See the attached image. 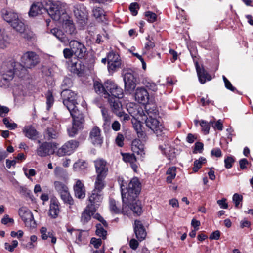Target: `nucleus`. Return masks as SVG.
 Returning a JSON list of instances; mask_svg holds the SVG:
<instances>
[{
  "mask_svg": "<svg viewBox=\"0 0 253 253\" xmlns=\"http://www.w3.org/2000/svg\"><path fill=\"white\" fill-rule=\"evenodd\" d=\"M63 28L67 36L73 35L76 33L75 26L72 20L69 19L65 20L63 23Z\"/></svg>",
  "mask_w": 253,
  "mask_h": 253,
  "instance_id": "obj_30",
  "label": "nucleus"
},
{
  "mask_svg": "<svg viewBox=\"0 0 253 253\" xmlns=\"http://www.w3.org/2000/svg\"><path fill=\"white\" fill-rule=\"evenodd\" d=\"M100 192H92V194L89 198V201L90 204L87 206L88 208L90 209V211L93 212H95L96 208L99 205V203L102 200V195L100 193Z\"/></svg>",
  "mask_w": 253,
  "mask_h": 253,
  "instance_id": "obj_21",
  "label": "nucleus"
},
{
  "mask_svg": "<svg viewBox=\"0 0 253 253\" xmlns=\"http://www.w3.org/2000/svg\"><path fill=\"white\" fill-rule=\"evenodd\" d=\"M146 41L143 49V55H147V57L149 59L155 57L156 55H158L160 57V53H157L155 51H153V49L155 46L153 38H150L148 36L146 38Z\"/></svg>",
  "mask_w": 253,
  "mask_h": 253,
  "instance_id": "obj_17",
  "label": "nucleus"
},
{
  "mask_svg": "<svg viewBox=\"0 0 253 253\" xmlns=\"http://www.w3.org/2000/svg\"><path fill=\"white\" fill-rule=\"evenodd\" d=\"M123 187L125 185L122 184L121 190L123 205L122 208L117 205V202L113 199H110L109 206L110 211L115 214L122 213L124 214L127 212L128 209L133 211L134 213L140 215L142 211V208L140 202L137 199L141 190V183L137 177H134L129 182L127 192H124Z\"/></svg>",
  "mask_w": 253,
  "mask_h": 253,
  "instance_id": "obj_1",
  "label": "nucleus"
},
{
  "mask_svg": "<svg viewBox=\"0 0 253 253\" xmlns=\"http://www.w3.org/2000/svg\"><path fill=\"white\" fill-rule=\"evenodd\" d=\"M101 130L97 126H94L89 133V138L91 142L94 145H101L103 142V139L101 136Z\"/></svg>",
  "mask_w": 253,
  "mask_h": 253,
  "instance_id": "obj_23",
  "label": "nucleus"
},
{
  "mask_svg": "<svg viewBox=\"0 0 253 253\" xmlns=\"http://www.w3.org/2000/svg\"><path fill=\"white\" fill-rule=\"evenodd\" d=\"M3 122L5 125L6 127L10 130H13L17 127V125L16 123H10L9 120L7 118H4L3 119Z\"/></svg>",
  "mask_w": 253,
  "mask_h": 253,
  "instance_id": "obj_62",
  "label": "nucleus"
},
{
  "mask_svg": "<svg viewBox=\"0 0 253 253\" xmlns=\"http://www.w3.org/2000/svg\"><path fill=\"white\" fill-rule=\"evenodd\" d=\"M177 168L175 166L169 167L166 171V174L168 176L166 178L168 183H171L172 180L175 178L176 175Z\"/></svg>",
  "mask_w": 253,
  "mask_h": 253,
  "instance_id": "obj_38",
  "label": "nucleus"
},
{
  "mask_svg": "<svg viewBox=\"0 0 253 253\" xmlns=\"http://www.w3.org/2000/svg\"><path fill=\"white\" fill-rule=\"evenodd\" d=\"M134 231L136 238L138 241H142V223L141 221H135Z\"/></svg>",
  "mask_w": 253,
  "mask_h": 253,
  "instance_id": "obj_34",
  "label": "nucleus"
},
{
  "mask_svg": "<svg viewBox=\"0 0 253 253\" xmlns=\"http://www.w3.org/2000/svg\"><path fill=\"white\" fill-rule=\"evenodd\" d=\"M96 228V234L100 237H102L103 240H105L107 234V231L103 228L100 223L97 224Z\"/></svg>",
  "mask_w": 253,
  "mask_h": 253,
  "instance_id": "obj_44",
  "label": "nucleus"
},
{
  "mask_svg": "<svg viewBox=\"0 0 253 253\" xmlns=\"http://www.w3.org/2000/svg\"><path fill=\"white\" fill-rule=\"evenodd\" d=\"M54 185L55 190L60 195L68 189L66 185L60 181H55Z\"/></svg>",
  "mask_w": 253,
  "mask_h": 253,
  "instance_id": "obj_46",
  "label": "nucleus"
},
{
  "mask_svg": "<svg viewBox=\"0 0 253 253\" xmlns=\"http://www.w3.org/2000/svg\"><path fill=\"white\" fill-rule=\"evenodd\" d=\"M108 69L109 71H115L120 67L121 62L120 56L118 54L111 51L107 55Z\"/></svg>",
  "mask_w": 253,
  "mask_h": 253,
  "instance_id": "obj_18",
  "label": "nucleus"
},
{
  "mask_svg": "<svg viewBox=\"0 0 253 253\" xmlns=\"http://www.w3.org/2000/svg\"><path fill=\"white\" fill-rule=\"evenodd\" d=\"M199 81L202 84L205 83L206 81H210L211 79V76L204 68L203 66L201 67L200 65L195 66Z\"/></svg>",
  "mask_w": 253,
  "mask_h": 253,
  "instance_id": "obj_24",
  "label": "nucleus"
},
{
  "mask_svg": "<svg viewBox=\"0 0 253 253\" xmlns=\"http://www.w3.org/2000/svg\"><path fill=\"white\" fill-rule=\"evenodd\" d=\"M84 65L80 61L73 62L71 66V71L78 75L83 73L84 70Z\"/></svg>",
  "mask_w": 253,
  "mask_h": 253,
  "instance_id": "obj_32",
  "label": "nucleus"
},
{
  "mask_svg": "<svg viewBox=\"0 0 253 253\" xmlns=\"http://www.w3.org/2000/svg\"><path fill=\"white\" fill-rule=\"evenodd\" d=\"M123 160L125 162L133 163L136 161V158L134 154L121 153Z\"/></svg>",
  "mask_w": 253,
  "mask_h": 253,
  "instance_id": "obj_50",
  "label": "nucleus"
},
{
  "mask_svg": "<svg viewBox=\"0 0 253 253\" xmlns=\"http://www.w3.org/2000/svg\"><path fill=\"white\" fill-rule=\"evenodd\" d=\"M105 177H96L95 182V189L94 192L97 191L100 192L105 186Z\"/></svg>",
  "mask_w": 253,
  "mask_h": 253,
  "instance_id": "obj_41",
  "label": "nucleus"
},
{
  "mask_svg": "<svg viewBox=\"0 0 253 253\" xmlns=\"http://www.w3.org/2000/svg\"><path fill=\"white\" fill-rule=\"evenodd\" d=\"M156 117L152 115L146 116L145 124L148 128L156 133L158 137L162 140L165 141L167 139V134L169 133V130L160 124L159 121Z\"/></svg>",
  "mask_w": 253,
  "mask_h": 253,
  "instance_id": "obj_5",
  "label": "nucleus"
},
{
  "mask_svg": "<svg viewBox=\"0 0 253 253\" xmlns=\"http://www.w3.org/2000/svg\"><path fill=\"white\" fill-rule=\"evenodd\" d=\"M235 162V159L233 156H227L224 159L225 167L228 169L231 168Z\"/></svg>",
  "mask_w": 253,
  "mask_h": 253,
  "instance_id": "obj_52",
  "label": "nucleus"
},
{
  "mask_svg": "<svg viewBox=\"0 0 253 253\" xmlns=\"http://www.w3.org/2000/svg\"><path fill=\"white\" fill-rule=\"evenodd\" d=\"M50 32L64 44H66L70 42L68 36L61 29L55 28L52 29L50 30Z\"/></svg>",
  "mask_w": 253,
  "mask_h": 253,
  "instance_id": "obj_29",
  "label": "nucleus"
},
{
  "mask_svg": "<svg viewBox=\"0 0 253 253\" xmlns=\"http://www.w3.org/2000/svg\"><path fill=\"white\" fill-rule=\"evenodd\" d=\"M2 17L3 19L10 24L16 31L21 34H23V37L29 40L31 38V36L24 33L25 26L22 20L18 17L17 13L14 12L12 10L8 9H2L1 11Z\"/></svg>",
  "mask_w": 253,
  "mask_h": 253,
  "instance_id": "obj_3",
  "label": "nucleus"
},
{
  "mask_svg": "<svg viewBox=\"0 0 253 253\" xmlns=\"http://www.w3.org/2000/svg\"><path fill=\"white\" fill-rule=\"evenodd\" d=\"M60 195L61 198L65 203H67L69 205L73 204V200L69 192L68 189L66 191L63 192V193L61 194Z\"/></svg>",
  "mask_w": 253,
  "mask_h": 253,
  "instance_id": "obj_45",
  "label": "nucleus"
},
{
  "mask_svg": "<svg viewBox=\"0 0 253 253\" xmlns=\"http://www.w3.org/2000/svg\"><path fill=\"white\" fill-rule=\"evenodd\" d=\"M18 213L26 225L32 226V222L35 223L32 213L26 207H23L20 208L19 209Z\"/></svg>",
  "mask_w": 253,
  "mask_h": 253,
  "instance_id": "obj_20",
  "label": "nucleus"
},
{
  "mask_svg": "<svg viewBox=\"0 0 253 253\" xmlns=\"http://www.w3.org/2000/svg\"><path fill=\"white\" fill-rule=\"evenodd\" d=\"M190 52L191 56L193 59L194 63L195 66H197L199 64V56L198 55L197 51L195 49H190Z\"/></svg>",
  "mask_w": 253,
  "mask_h": 253,
  "instance_id": "obj_54",
  "label": "nucleus"
},
{
  "mask_svg": "<svg viewBox=\"0 0 253 253\" xmlns=\"http://www.w3.org/2000/svg\"><path fill=\"white\" fill-rule=\"evenodd\" d=\"M25 136L31 140H36L39 134L38 132L32 126H26L23 129Z\"/></svg>",
  "mask_w": 253,
  "mask_h": 253,
  "instance_id": "obj_31",
  "label": "nucleus"
},
{
  "mask_svg": "<svg viewBox=\"0 0 253 253\" xmlns=\"http://www.w3.org/2000/svg\"><path fill=\"white\" fill-rule=\"evenodd\" d=\"M105 86L107 92L105 93L104 98H109L112 97L113 98H122L124 96L123 89L118 86L114 82L107 80L105 82Z\"/></svg>",
  "mask_w": 253,
  "mask_h": 253,
  "instance_id": "obj_9",
  "label": "nucleus"
},
{
  "mask_svg": "<svg viewBox=\"0 0 253 253\" xmlns=\"http://www.w3.org/2000/svg\"><path fill=\"white\" fill-rule=\"evenodd\" d=\"M0 73L4 80L10 81L13 79L14 75L19 78L25 77L27 74V70L23 67L22 64L11 60L3 62Z\"/></svg>",
  "mask_w": 253,
  "mask_h": 253,
  "instance_id": "obj_2",
  "label": "nucleus"
},
{
  "mask_svg": "<svg viewBox=\"0 0 253 253\" xmlns=\"http://www.w3.org/2000/svg\"><path fill=\"white\" fill-rule=\"evenodd\" d=\"M166 157L170 161L173 160L176 158V153L173 149H170L169 152H166L165 154Z\"/></svg>",
  "mask_w": 253,
  "mask_h": 253,
  "instance_id": "obj_63",
  "label": "nucleus"
},
{
  "mask_svg": "<svg viewBox=\"0 0 253 253\" xmlns=\"http://www.w3.org/2000/svg\"><path fill=\"white\" fill-rule=\"evenodd\" d=\"M94 164L96 177L106 178L108 171L106 162L104 160L99 159L94 161Z\"/></svg>",
  "mask_w": 253,
  "mask_h": 253,
  "instance_id": "obj_19",
  "label": "nucleus"
},
{
  "mask_svg": "<svg viewBox=\"0 0 253 253\" xmlns=\"http://www.w3.org/2000/svg\"><path fill=\"white\" fill-rule=\"evenodd\" d=\"M20 193L26 197H29L30 199L32 198V194H31V191L30 190L28 189L26 187L24 186H20Z\"/></svg>",
  "mask_w": 253,
  "mask_h": 253,
  "instance_id": "obj_60",
  "label": "nucleus"
},
{
  "mask_svg": "<svg viewBox=\"0 0 253 253\" xmlns=\"http://www.w3.org/2000/svg\"><path fill=\"white\" fill-rule=\"evenodd\" d=\"M144 19L150 23H154L158 20V15L151 11H145L144 13Z\"/></svg>",
  "mask_w": 253,
  "mask_h": 253,
  "instance_id": "obj_42",
  "label": "nucleus"
},
{
  "mask_svg": "<svg viewBox=\"0 0 253 253\" xmlns=\"http://www.w3.org/2000/svg\"><path fill=\"white\" fill-rule=\"evenodd\" d=\"M90 244H92L95 248L98 249L102 244V240L100 238L92 237L90 240Z\"/></svg>",
  "mask_w": 253,
  "mask_h": 253,
  "instance_id": "obj_64",
  "label": "nucleus"
},
{
  "mask_svg": "<svg viewBox=\"0 0 253 253\" xmlns=\"http://www.w3.org/2000/svg\"><path fill=\"white\" fill-rule=\"evenodd\" d=\"M41 8L43 11L48 13L49 15L54 20L58 21L61 16L66 13V11L61 5L54 3L50 0H41L40 2Z\"/></svg>",
  "mask_w": 253,
  "mask_h": 253,
  "instance_id": "obj_4",
  "label": "nucleus"
},
{
  "mask_svg": "<svg viewBox=\"0 0 253 253\" xmlns=\"http://www.w3.org/2000/svg\"><path fill=\"white\" fill-rule=\"evenodd\" d=\"M70 114L73 118V124L72 127L68 129V132L70 136L74 137L79 130L83 128L84 119L83 115L80 111H73Z\"/></svg>",
  "mask_w": 253,
  "mask_h": 253,
  "instance_id": "obj_7",
  "label": "nucleus"
},
{
  "mask_svg": "<svg viewBox=\"0 0 253 253\" xmlns=\"http://www.w3.org/2000/svg\"><path fill=\"white\" fill-rule=\"evenodd\" d=\"M132 123L133 124V127L136 132L138 137L140 138L142 137V123L139 120V117L137 118L133 117L132 119Z\"/></svg>",
  "mask_w": 253,
  "mask_h": 253,
  "instance_id": "obj_33",
  "label": "nucleus"
},
{
  "mask_svg": "<svg viewBox=\"0 0 253 253\" xmlns=\"http://www.w3.org/2000/svg\"><path fill=\"white\" fill-rule=\"evenodd\" d=\"M61 97L63 100L64 105L67 108L70 113L79 111L76 105L78 104L77 93L70 89L62 90L61 92Z\"/></svg>",
  "mask_w": 253,
  "mask_h": 253,
  "instance_id": "obj_6",
  "label": "nucleus"
},
{
  "mask_svg": "<svg viewBox=\"0 0 253 253\" xmlns=\"http://www.w3.org/2000/svg\"><path fill=\"white\" fill-rule=\"evenodd\" d=\"M59 203L58 200L56 198H52L50 200V209H49V215L52 218H56L57 217L60 211L59 209Z\"/></svg>",
  "mask_w": 253,
  "mask_h": 253,
  "instance_id": "obj_25",
  "label": "nucleus"
},
{
  "mask_svg": "<svg viewBox=\"0 0 253 253\" xmlns=\"http://www.w3.org/2000/svg\"><path fill=\"white\" fill-rule=\"evenodd\" d=\"M37 142L40 144L36 150V153L39 156L45 157L54 153L55 148H56V143L47 142L41 143V141L39 140Z\"/></svg>",
  "mask_w": 253,
  "mask_h": 253,
  "instance_id": "obj_12",
  "label": "nucleus"
},
{
  "mask_svg": "<svg viewBox=\"0 0 253 253\" xmlns=\"http://www.w3.org/2000/svg\"><path fill=\"white\" fill-rule=\"evenodd\" d=\"M123 80L125 84V92L126 94H131L136 85L137 77L134 73L128 71L124 74Z\"/></svg>",
  "mask_w": 253,
  "mask_h": 253,
  "instance_id": "obj_10",
  "label": "nucleus"
},
{
  "mask_svg": "<svg viewBox=\"0 0 253 253\" xmlns=\"http://www.w3.org/2000/svg\"><path fill=\"white\" fill-rule=\"evenodd\" d=\"M202 127V131H203L205 134H208L209 133L210 129V125L208 122L204 120H201L200 123Z\"/></svg>",
  "mask_w": 253,
  "mask_h": 253,
  "instance_id": "obj_55",
  "label": "nucleus"
},
{
  "mask_svg": "<svg viewBox=\"0 0 253 253\" xmlns=\"http://www.w3.org/2000/svg\"><path fill=\"white\" fill-rule=\"evenodd\" d=\"M69 47H72L74 55L79 60H86L88 56L89 52L85 45L80 42L72 40L69 42Z\"/></svg>",
  "mask_w": 253,
  "mask_h": 253,
  "instance_id": "obj_8",
  "label": "nucleus"
},
{
  "mask_svg": "<svg viewBox=\"0 0 253 253\" xmlns=\"http://www.w3.org/2000/svg\"><path fill=\"white\" fill-rule=\"evenodd\" d=\"M121 98H107V102L111 111L116 116L121 117L123 114V107Z\"/></svg>",
  "mask_w": 253,
  "mask_h": 253,
  "instance_id": "obj_16",
  "label": "nucleus"
},
{
  "mask_svg": "<svg viewBox=\"0 0 253 253\" xmlns=\"http://www.w3.org/2000/svg\"><path fill=\"white\" fill-rule=\"evenodd\" d=\"M73 49L72 47H70V48H66L63 51V55L65 58L66 59H70L71 58L73 55H74V53L72 51Z\"/></svg>",
  "mask_w": 253,
  "mask_h": 253,
  "instance_id": "obj_59",
  "label": "nucleus"
},
{
  "mask_svg": "<svg viewBox=\"0 0 253 253\" xmlns=\"http://www.w3.org/2000/svg\"><path fill=\"white\" fill-rule=\"evenodd\" d=\"M87 163L84 161L80 160L78 162H76L73 166L74 169L76 170L84 169L87 168Z\"/></svg>",
  "mask_w": 253,
  "mask_h": 253,
  "instance_id": "obj_49",
  "label": "nucleus"
},
{
  "mask_svg": "<svg viewBox=\"0 0 253 253\" xmlns=\"http://www.w3.org/2000/svg\"><path fill=\"white\" fill-rule=\"evenodd\" d=\"M78 146V141L75 140H69L58 150L57 154L59 156L70 155L74 151Z\"/></svg>",
  "mask_w": 253,
  "mask_h": 253,
  "instance_id": "obj_15",
  "label": "nucleus"
},
{
  "mask_svg": "<svg viewBox=\"0 0 253 253\" xmlns=\"http://www.w3.org/2000/svg\"><path fill=\"white\" fill-rule=\"evenodd\" d=\"M222 78L225 84V86L227 89L230 90L233 92L237 91L236 88L232 85L231 82L226 78L225 76L223 75L222 76Z\"/></svg>",
  "mask_w": 253,
  "mask_h": 253,
  "instance_id": "obj_56",
  "label": "nucleus"
},
{
  "mask_svg": "<svg viewBox=\"0 0 253 253\" xmlns=\"http://www.w3.org/2000/svg\"><path fill=\"white\" fill-rule=\"evenodd\" d=\"M21 61L24 64L23 67L27 70L35 67L40 62V58L35 52L28 51L22 55Z\"/></svg>",
  "mask_w": 253,
  "mask_h": 253,
  "instance_id": "obj_11",
  "label": "nucleus"
},
{
  "mask_svg": "<svg viewBox=\"0 0 253 253\" xmlns=\"http://www.w3.org/2000/svg\"><path fill=\"white\" fill-rule=\"evenodd\" d=\"M140 8L139 4L137 2L131 3L129 6V9L131 14L136 16L138 13V10Z\"/></svg>",
  "mask_w": 253,
  "mask_h": 253,
  "instance_id": "obj_57",
  "label": "nucleus"
},
{
  "mask_svg": "<svg viewBox=\"0 0 253 253\" xmlns=\"http://www.w3.org/2000/svg\"><path fill=\"white\" fill-rule=\"evenodd\" d=\"M158 88L155 83L148 77L143 78V101H145V97L155 96V92Z\"/></svg>",
  "mask_w": 253,
  "mask_h": 253,
  "instance_id": "obj_13",
  "label": "nucleus"
},
{
  "mask_svg": "<svg viewBox=\"0 0 253 253\" xmlns=\"http://www.w3.org/2000/svg\"><path fill=\"white\" fill-rule=\"evenodd\" d=\"M59 135V129L57 126L52 125L47 127L45 131L44 136L48 140L56 139Z\"/></svg>",
  "mask_w": 253,
  "mask_h": 253,
  "instance_id": "obj_27",
  "label": "nucleus"
},
{
  "mask_svg": "<svg viewBox=\"0 0 253 253\" xmlns=\"http://www.w3.org/2000/svg\"><path fill=\"white\" fill-rule=\"evenodd\" d=\"M10 38L8 32L5 28L0 29V47L4 49L10 43Z\"/></svg>",
  "mask_w": 253,
  "mask_h": 253,
  "instance_id": "obj_26",
  "label": "nucleus"
},
{
  "mask_svg": "<svg viewBox=\"0 0 253 253\" xmlns=\"http://www.w3.org/2000/svg\"><path fill=\"white\" fill-rule=\"evenodd\" d=\"M135 100L138 103H142V87H138L136 88L134 93Z\"/></svg>",
  "mask_w": 253,
  "mask_h": 253,
  "instance_id": "obj_51",
  "label": "nucleus"
},
{
  "mask_svg": "<svg viewBox=\"0 0 253 253\" xmlns=\"http://www.w3.org/2000/svg\"><path fill=\"white\" fill-rule=\"evenodd\" d=\"M146 102H143V106L145 111L146 114L143 112L144 116H149L150 115L156 117L158 110L155 103V96H151V97H146Z\"/></svg>",
  "mask_w": 253,
  "mask_h": 253,
  "instance_id": "obj_14",
  "label": "nucleus"
},
{
  "mask_svg": "<svg viewBox=\"0 0 253 253\" xmlns=\"http://www.w3.org/2000/svg\"><path fill=\"white\" fill-rule=\"evenodd\" d=\"M232 199L235 207L238 208L240 203L243 200V196L238 193H235L233 196Z\"/></svg>",
  "mask_w": 253,
  "mask_h": 253,
  "instance_id": "obj_61",
  "label": "nucleus"
},
{
  "mask_svg": "<svg viewBox=\"0 0 253 253\" xmlns=\"http://www.w3.org/2000/svg\"><path fill=\"white\" fill-rule=\"evenodd\" d=\"M73 11L75 17L81 23L84 22L87 19L86 9L83 4L75 5Z\"/></svg>",
  "mask_w": 253,
  "mask_h": 253,
  "instance_id": "obj_22",
  "label": "nucleus"
},
{
  "mask_svg": "<svg viewBox=\"0 0 253 253\" xmlns=\"http://www.w3.org/2000/svg\"><path fill=\"white\" fill-rule=\"evenodd\" d=\"M41 5L38 2L33 4L29 10V15L31 17H35L38 14L43 13V11L41 7H40Z\"/></svg>",
  "mask_w": 253,
  "mask_h": 253,
  "instance_id": "obj_37",
  "label": "nucleus"
},
{
  "mask_svg": "<svg viewBox=\"0 0 253 253\" xmlns=\"http://www.w3.org/2000/svg\"><path fill=\"white\" fill-rule=\"evenodd\" d=\"M73 85V82L70 78L65 77L63 79L61 84V88L62 90H68Z\"/></svg>",
  "mask_w": 253,
  "mask_h": 253,
  "instance_id": "obj_47",
  "label": "nucleus"
},
{
  "mask_svg": "<svg viewBox=\"0 0 253 253\" xmlns=\"http://www.w3.org/2000/svg\"><path fill=\"white\" fill-rule=\"evenodd\" d=\"M92 12L93 16L96 19L100 18L102 16H105L103 9L100 7L94 8Z\"/></svg>",
  "mask_w": 253,
  "mask_h": 253,
  "instance_id": "obj_58",
  "label": "nucleus"
},
{
  "mask_svg": "<svg viewBox=\"0 0 253 253\" xmlns=\"http://www.w3.org/2000/svg\"><path fill=\"white\" fill-rule=\"evenodd\" d=\"M131 149L133 153L138 155H142V144L139 139H135L132 142Z\"/></svg>",
  "mask_w": 253,
  "mask_h": 253,
  "instance_id": "obj_36",
  "label": "nucleus"
},
{
  "mask_svg": "<svg viewBox=\"0 0 253 253\" xmlns=\"http://www.w3.org/2000/svg\"><path fill=\"white\" fill-rule=\"evenodd\" d=\"M207 160L203 157H200L199 159L196 160L194 162V166L192 168L193 172L196 173L202 167V165L206 163Z\"/></svg>",
  "mask_w": 253,
  "mask_h": 253,
  "instance_id": "obj_43",
  "label": "nucleus"
},
{
  "mask_svg": "<svg viewBox=\"0 0 253 253\" xmlns=\"http://www.w3.org/2000/svg\"><path fill=\"white\" fill-rule=\"evenodd\" d=\"M40 233L41 234V238L42 240H47L48 237L51 238V243L55 244L56 242V238L53 235L52 232H49L47 234V229L46 227H42L40 230Z\"/></svg>",
  "mask_w": 253,
  "mask_h": 253,
  "instance_id": "obj_39",
  "label": "nucleus"
},
{
  "mask_svg": "<svg viewBox=\"0 0 253 253\" xmlns=\"http://www.w3.org/2000/svg\"><path fill=\"white\" fill-rule=\"evenodd\" d=\"M74 191L76 197L83 199L85 197V187L80 180H78L74 186Z\"/></svg>",
  "mask_w": 253,
  "mask_h": 253,
  "instance_id": "obj_28",
  "label": "nucleus"
},
{
  "mask_svg": "<svg viewBox=\"0 0 253 253\" xmlns=\"http://www.w3.org/2000/svg\"><path fill=\"white\" fill-rule=\"evenodd\" d=\"M94 213L95 212L90 211V209L88 208L87 206L82 213L81 222L83 224H85L91 219V216L93 215Z\"/></svg>",
  "mask_w": 253,
  "mask_h": 253,
  "instance_id": "obj_35",
  "label": "nucleus"
},
{
  "mask_svg": "<svg viewBox=\"0 0 253 253\" xmlns=\"http://www.w3.org/2000/svg\"><path fill=\"white\" fill-rule=\"evenodd\" d=\"M45 96L46 98L47 109L49 110L54 101L52 91L50 90H48L45 94Z\"/></svg>",
  "mask_w": 253,
  "mask_h": 253,
  "instance_id": "obj_48",
  "label": "nucleus"
},
{
  "mask_svg": "<svg viewBox=\"0 0 253 253\" xmlns=\"http://www.w3.org/2000/svg\"><path fill=\"white\" fill-rule=\"evenodd\" d=\"M93 87L95 90V91L99 94H102L105 96V93H107V90L106 89V87L105 86V83L103 84L101 83H99L98 81H95L94 82Z\"/></svg>",
  "mask_w": 253,
  "mask_h": 253,
  "instance_id": "obj_40",
  "label": "nucleus"
},
{
  "mask_svg": "<svg viewBox=\"0 0 253 253\" xmlns=\"http://www.w3.org/2000/svg\"><path fill=\"white\" fill-rule=\"evenodd\" d=\"M176 18L179 21L180 24L186 23L187 21V15L184 10L179 12L176 15Z\"/></svg>",
  "mask_w": 253,
  "mask_h": 253,
  "instance_id": "obj_53",
  "label": "nucleus"
}]
</instances>
